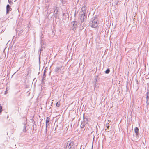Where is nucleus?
<instances>
[{"mask_svg":"<svg viewBox=\"0 0 149 149\" xmlns=\"http://www.w3.org/2000/svg\"><path fill=\"white\" fill-rule=\"evenodd\" d=\"M87 7L86 6H84L82 7L81 9L79 16V21L81 23L85 22L86 19L87 18Z\"/></svg>","mask_w":149,"mask_h":149,"instance_id":"f257e3e1","label":"nucleus"},{"mask_svg":"<svg viewBox=\"0 0 149 149\" xmlns=\"http://www.w3.org/2000/svg\"><path fill=\"white\" fill-rule=\"evenodd\" d=\"M97 21V19L95 18L90 21V25L93 28H96L98 24Z\"/></svg>","mask_w":149,"mask_h":149,"instance_id":"f03ea898","label":"nucleus"},{"mask_svg":"<svg viewBox=\"0 0 149 149\" xmlns=\"http://www.w3.org/2000/svg\"><path fill=\"white\" fill-rule=\"evenodd\" d=\"M74 146L73 141H70L67 142L66 146L67 149H74Z\"/></svg>","mask_w":149,"mask_h":149,"instance_id":"7ed1b4c3","label":"nucleus"},{"mask_svg":"<svg viewBox=\"0 0 149 149\" xmlns=\"http://www.w3.org/2000/svg\"><path fill=\"white\" fill-rule=\"evenodd\" d=\"M146 103L147 106L148 107L149 105V92H147L146 94Z\"/></svg>","mask_w":149,"mask_h":149,"instance_id":"20e7f679","label":"nucleus"},{"mask_svg":"<svg viewBox=\"0 0 149 149\" xmlns=\"http://www.w3.org/2000/svg\"><path fill=\"white\" fill-rule=\"evenodd\" d=\"M53 10L54 11V14L55 15H57L58 12V7L54 6L53 8Z\"/></svg>","mask_w":149,"mask_h":149,"instance_id":"39448f33","label":"nucleus"},{"mask_svg":"<svg viewBox=\"0 0 149 149\" xmlns=\"http://www.w3.org/2000/svg\"><path fill=\"white\" fill-rule=\"evenodd\" d=\"M12 10V8H11L10 5L8 4L6 6V13L8 14L9 12Z\"/></svg>","mask_w":149,"mask_h":149,"instance_id":"423d86ee","label":"nucleus"},{"mask_svg":"<svg viewBox=\"0 0 149 149\" xmlns=\"http://www.w3.org/2000/svg\"><path fill=\"white\" fill-rule=\"evenodd\" d=\"M139 129L138 128L136 127L134 129V131L135 133H136V135H138V132H139Z\"/></svg>","mask_w":149,"mask_h":149,"instance_id":"0eeeda50","label":"nucleus"},{"mask_svg":"<svg viewBox=\"0 0 149 149\" xmlns=\"http://www.w3.org/2000/svg\"><path fill=\"white\" fill-rule=\"evenodd\" d=\"M61 67H56L55 69V72H58L59 70H61Z\"/></svg>","mask_w":149,"mask_h":149,"instance_id":"6e6552de","label":"nucleus"},{"mask_svg":"<svg viewBox=\"0 0 149 149\" xmlns=\"http://www.w3.org/2000/svg\"><path fill=\"white\" fill-rule=\"evenodd\" d=\"M88 122V119L87 118H84L83 121L82 122L83 123L86 124Z\"/></svg>","mask_w":149,"mask_h":149,"instance_id":"1a4fd4ad","label":"nucleus"},{"mask_svg":"<svg viewBox=\"0 0 149 149\" xmlns=\"http://www.w3.org/2000/svg\"><path fill=\"white\" fill-rule=\"evenodd\" d=\"M24 128L23 130V132H26V123H24Z\"/></svg>","mask_w":149,"mask_h":149,"instance_id":"9d476101","label":"nucleus"},{"mask_svg":"<svg viewBox=\"0 0 149 149\" xmlns=\"http://www.w3.org/2000/svg\"><path fill=\"white\" fill-rule=\"evenodd\" d=\"M86 125V124L84 123L83 122H81V127L82 128H84Z\"/></svg>","mask_w":149,"mask_h":149,"instance_id":"9b49d317","label":"nucleus"},{"mask_svg":"<svg viewBox=\"0 0 149 149\" xmlns=\"http://www.w3.org/2000/svg\"><path fill=\"white\" fill-rule=\"evenodd\" d=\"M22 32H23L22 29H21L19 31V32L18 33V35L19 36H20L21 34L22 33Z\"/></svg>","mask_w":149,"mask_h":149,"instance_id":"f8f14e48","label":"nucleus"},{"mask_svg":"<svg viewBox=\"0 0 149 149\" xmlns=\"http://www.w3.org/2000/svg\"><path fill=\"white\" fill-rule=\"evenodd\" d=\"M50 118L48 117H47V119L46 120V123H49V120Z\"/></svg>","mask_w":149,"mask_h":149,"instance_id":"ddd939ff","label":"nucleus"},{"mask_svg":"<svg viewBox=\"0 0 149 149\" xmlns=\"http://www.w3.org/2000/svg\"><path fill=\"white\" fill-rule=\"evenodd\" d=\"M110 70L109 69H107L105 71V72L106 74H108L110 72Z\"/></svg>","mask_w":149,"mask_h":149,"instance_id":"4468645a","label":"nucleus"},{"mask_svg":"<svg viewBox=\"0 0 149 149\" xmlns=\"http://www.w3.org/2000/svg\"><path fill=\"white\" fill-rule=\"evenodd\" d=\"M60 105V103L59 102H58L56 104V106L57 107H59Z\"/></svg>","mask_w":149,"mask_h":149,"instance_id":"2eb2a0df","label":"nucleus"},{"mask_svg":"<svg viewBox=\"0 0 149 149\" xmlns=\"http://www.w3.org/2000/svg\"><path fill=\"white\" fill-rule=\"evenodd\" d=\"M8 1L9 3L10 4H13V2L11 1V0H8Z\"/></svg>","mask_w":149,"mask_h":149,"instance_id":"dca6fc26","label":"nucleus"},{"mask_svg":"<svg viewBox=\"0 0 149 149\" xmlns=\"http://www.w3.org/2000/svg\"><path fill=\"white\" fill-rule=\"evenodd\" d=\"M2 107L0 106V113H1L2 111Z\"/></svg>","mask_w":149,"mask_h":149,"instance_id":"f3484780","label":"nucleus"},{"mask_svg":"<svg viewBox=\"0 0 149 149\" xmlns=\"http://www.w3.org/2000/svg\"><path fill=\"white\" fill-rule=\"evenodd\" d=\"M49 124V123H46V131L47 130V126H48Z\"/></svg>","mask_w":149,"mask_h":149,"instance_id":"a211bd4d","label":"nucleus"},{"mask_svg":"<svg viewBox=\"0 0 149 149\" xmlns=\"http://www.w3.org/2000/svg\"><path fill=\"white\" fill-rule=\"evenodd\" d=\"M44 80H45V79H42V83H42L43 84H44Z\"/></svg>","mask_w":149,"mask_h":149,"instance_id":"6ab92c4d","label":"nucleus"},{"mask_svg":"<svg viewBox=\"0 0 149 149\" xmlns=\"http://www.w3.org/2000/svg\"><path fill=\"white\" fill-rule=\"evenodd\" d=\"M71 24L72 25H73V26H74V21H73L71 23Z\"/></svg>","mask_w":149,"mask_h":149,"instance_id":"aec40b11","label":"nucleus"},{"mask_svg":"<svg viewBox=\"0 0 149 149\" xmlns=\"http://www.w3.org/2000/svg\"><path fill=\"white\" fill-rule=\"evenodd\" d=\"M45 73H44L43 75V78L42 79H45Z\"/></svg>","mask_w":149,"mask_h":149,"instance_id":"412c9836","label":"nucleus"},{"mask_svg":"<svg viewBox=\"0 0 149 149\" xmlns=\"http://www.w3.org/2000/svg\"><path fill=\"white\" fill-rule=\"evenodd\" d=\"M106 126L107 127V128H109V126L108 125V124L106 125Z\"/></svg>","mask_w":149,"mask_h":149,"instance_id":"4be33fe9","label":"nucleus"},{"mask_svg":"<svg viewBox=\"0 0 149 149\" xmlns=\"http://www.w3.org/2000/svg\"><path fill=\"white\" fill-rule=\"evenodd\" d=\"M47 0L46 1H47V3L49 2L50 1V0Z\"/></svg>","mask_w":149,"mask_h":149,"instance_id":"5701e85b","label":"nucleus"},{"mask_svg":"<svg viewBox=\"0 0 149 149\" xmlns=\"http://www.w3.org/2000/svg\"><path fill=\"white\" fill-rule=\"evenodd\" d=\"M7 90H6V91H5V94H6V92H7Z\"/></svg>","mask_w":149,"mask_h":149,"instance_id":"b1692460","label":"nucleus"},{"mask_svg":"<svg viewBox=\"0 0 149 149\" xmlns=\"http://www.w3.org/2000/svg\"><path fill=\"white\" fill-rule=\"evenodd\" d=\"M63 16H64L65 15V13H63Z\"/></svg>","mask_w":149,"mask_h":149,"instance_id":"393cba45","label":"nucleus"},{"mask_svg":"<svg viewBox=\"0 0 149 149\" xmlns=\"http://www.w3.org/2000/svg\"><path fill=\"white\" fill-rule=\"evenodd\" d=\"M74 26H73V28H72V29H74Z\"/></svg>","mask_w":149,"mask_h":149,"instance_id":"a878e982","label":"nucleus"},{"mask_svg":"<svg viewBox=\"0 0 149 149\" xmlns=\"http://www.w3.org/2000/svg\"><path fill=\"white\" fill-rule=\"evenodd\" d=\"M77 6H76L75 7V8H76V9H77Z\"/></svg>","mask_w":149,"mask_h":149,"instance_id":"bb28decb","label":"nucleus"},{"mask_svg":"<svg viewBox=\"0 0 149 149\" xmlns=\"http://www.w3.org/2000/svg\"><path fill=\"white\" fill-rule=\"evenodd\" d=\"M16 1V0H15V1H14L15 2V1Z\"/></svg>","mask_w":149,"mask_h":149,"instance_id":"cd10ccee","label":"nucleus"},{"mask_svg":"<svg viewBox=\"0 0 149 149\" xmlns=\"http://www.w3.org/2000/svg\"><path fill=\"white\" fill-rule=\"evenodd\" d=\"M75 24H76V22H75Z\"/></svg>","mask_w":149,"mask_h":149,"instance_id":"c85d7f7f","label":"nucleus"}]
</instances>
